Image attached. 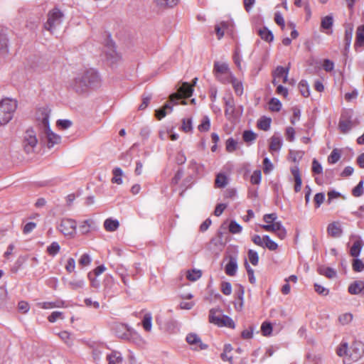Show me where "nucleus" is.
<instances>
[{
    "label": "nucleus",
    "instance_id": "nucleus-7",
    "mask_svg": "<svg viewBox=\"0 0 364 364\" xmlns=\"http://www.w3.org/2000/svg\"><path fill=\"white\" fill-rule=\"evenodd\" d=\"M82 77L90 88L97 87L100 85L101 79L99 73L95 69L90 68L81 73Z\"/></svg>",
    "mask_w": 364,
    "mask_h": 364
},
{
    "label": "nucleus",
    "instance_id": "nucleus-2",
    "mask_svg": "<svg viewBox=\"0 0 364 364\" xmlns=\"http://www.w3.org/2000/svg\"><path fill=\"white\" fill-rule=\"evenodd\" d=\"M363 343H342L336 348V354L339 357H344L343 364H351L358 360L363 355Z\"/></svg>",
    "mask_w": 364,
    "mask_h": 364
},
{
    "label": "nucleus",
    "instance_id": "nucleus-32",
    "mask_svg": "<svg viewBox=\"0 0 364 364\" xmlns=\"http://www.w3.org/2000/svg\"><path fill=\"white\" fill-rule=\"evenodd\" d=\"M353 126V120H339L338 129L343 134H346L350 132Z\"/></svg>",
    "mask_w": 364,
    "mask_h": 364
},
{
    "label": "nucleus",
    "instance_id": "nucleus-14",
    "mask_svg": "<svg viewBox=\"0 0 364 364\" xmlns=\"http://www.w3.org/2000/svg\"><path fill=\"white\" fill-rule=\"evenodd\" d=\"M70 86L73 90L78 94L85 93L89 89L86 81L82 77L81 74L78 75L76 77L74 78Z\"/></svg>",
    "mask_w": 364,
    "mask_h": 364
},
{
    "label": "nucleus",
    "instance_id": "nucleus-11",
    "mask_svg": "<svg viewBox=\"0 0 364 364\" xmlns=\"http://www.w3.org/2000/svg\"><path fill=\"white\" fill-rule=\"evenodd\" d=\"M107 38L105 42V54L107 59L110 60L112 63L116 62L118 58V54L116 51L115 43L111 38V34L109 33L107 35Z\"/></svg>",
    "mask_w": 364,
    "mask_h": 364
},
{
    "label": "nucleus",
    "instance_id": "nucleus-64",
    "mask_svg": "<svg viewBox=\"0 0 364 364\" xmlns=\"http://www.w3.org/2000/svg\"><path fill=\"white\" fill-rule=\"evenodd\" d=\"M353 319V315L350 313H345L338 317V321L342 325L348 324Z\"/></svg>",
    "mask_w": 364,
    "mask_h": 364
},
{
    "label": "nucleus",
    "instance_id": "nucleus-45",
    "mask_svg": "<svg viewBox=\"0 0 364 364\" xmlns=\"http://www.w3.org/2000/svg\"><path fill=\"white\" fill-rule=\"evenodd\" d=\"M282 223L279 222H273L272 223H267L266 225H262L261 228L266 231L276 232L278 229L280 228V225Z\"/></svg>",
    "mask_w": 364,
    "mask_h": 364
},
{
    "label": "nucleus",
    "instance_id": "nucleus-62",
    "mask_svg": "<svg viewBox=\"0 0 364 364\" xmlns=\"http://www.w3.org/2000/svg\"><path fill=\"white\" fill-rule=\"evenodd\" d=\"M237 142L233 138H229L226 141V150L228 152H232L237 149Z\"/></svg>",
    "mask_w": 364,
    "mask_h": 364
},
{
    "label": "nucleus",
    "instance_id": "nucleus-37",
    "mask_svg": "<svg viewBox=\"0 0 364 364\" xmlns=\"http://www.w3.org/2000/svg\"><path fill=\"white\" fill-rule=\"evenodd\" d=\"M333 24V16L331 14L321 19V27L324 30L331 29Z\"/></svg>",
    "mask_w": 364,
    "mask_h": 364
},
{
    "label": "nucleus",
    "instance_id": "nucleus-49",
    "mask_svg": "<svg viewBox=\"0 0 364 364\" xmlns=\"http://www.w3.org/2000/svg\"><path fill=\"white\" fill-rule=\"evenodd\" d=\"M341 156L340 151L337 149H334L328 157V162L332 164H336L339 161Z\"/></svg>",
    "mask_w": 364,
    "mask_h": 364
},
{
    "label": "nucleus",
    "instance_id": "nucleus-4",
    "mask_svg": "<svg viewBox=\"0 0 364 364\" xmlns=\"http://www.w3.org/2000/svg\"><path fill=\"white\" fill-rule=\"evenodd\" d=\"M113 331L116 336L122 340L137 341L141 339L140 335L127 324L118 323L114 325Z\"/></svg>",
    "mask_w": 364,
    "mask_h": 364
},
{
    "label": "nucleus",
    "instance_id": "nucleus-35",
    "mask_svg": "<svg viewBox=\"0 0 364 364\" xmlns=\"http://www.w3.org/2000/svg\"><path fill=\"white\" fill-rule=\"evenodd\" d=\"M27 259L28 255H20L11 267V271L13 273L18 272V271L22 267L23 264L26 262Z\"/></svg>",
    "mask_w": 364,
    "mask_h": 364
},
{
    "label": "nucleus",
    "instance_id": "nucleus-58",
    "mask_svg": "<svg viewBox=\"0 0 364 364\" xmlns=\"http://www.w3.org/2000/svg\"><path fill=\"white\" fill-rule=\"evenodd\" d=\"M202 275L200 270L192 269L188 272L187 279L189 281L195 282L198 280Z\"/></svg>",
    "mask_w": 364,
    "mask_h": 364
},
{
    "label": "nucleus",
    "instance_id": "nucleus-46",
    "mask_svg": "<svg viewBox=\"0 0 364 364\" xmlns=\"http://www.w3.org/2000/svg\"><path fill=\"white\" fill-rule=\"evenodd\" d=\"M40 20L41 18L38 16L30 17L29 19L27 20L26 27L31 30L36 29L40 23Z\"/></svg>",
    "mask_w": 364,
    "mask_h": 364
},
{
    "label": "nucleus",
    "instance_id": "nucleus-31",
    "mask_svg": "<svg viewBox=\"0 0 364 364\" xmlns=\"http://www.w3.org/2000/svg\"><path fill=\"white\" fill-rule=\"evenodd\" d=\"M363 281H355L351 283L348 287V292L350 294L357 295L362 293Z\"/></svg>",
    "mask_w": 364,
    "mask_h": 364
},
{
    "label": "nucleus",
    "instance_id": "nucleus-22",
    "mask_svg": "<svg viewBox=\"0 0 364 364\" xmlns=\"http://www.w3.org/2000/svg\"><path fill=\"white\" fill-rule=\"evenodd\" d=\"M230 80L228 82H230L234 88L235 93L238 96H241L243 93V85L242 83L238 81L236 77L230 73Z\"/></svg>",
    "mask_w": 364,
    "mask_h": 364
},
{
    "label": "nucleus",
    "instance_id": "nucleus-3",
    "mask_svg": "<svg viewBox=\"0 0 364 364\" xmlns=\"http://www.w3.org/2000/svg\"><path fill=\"white\" fill-rule=\"evenodd\" d=\"M16 108V100L6 98L0 102V125H5L10 122Z\"/></svg>",
    "mask_w": 364,
    "mask_h": 364
},
{
    "label": "nucleus",
    "instance_id": "nucleus-51",
    "mask_svg": "<svg viewBox=\"0 0 364 364\" xmlns=\"http://www.w3.org/2000/svg\"><path fill=\"white\" fill-rule=\"evenodd\" d=\"M245 267L246 269V271L247 272V275H248V278H249V282L254 284H255L256 282V279H255V274H254V270L253 269L251 268V267L250 266L248 262L247 259L245 260Z\"/></svg>",
    "mask_w": 364,
    "mask_h": 364
},
{
    "label": "nucleus",
    "instance_id": "nucleus-16",
    "mask_svg": "<svg viewBox=\"0 0 364 364\" xmlns=\"http://www.w3.org/2000/svg\"><path fill=\"white\" fill-rule=\"evenodd\" d=\"M104 294L105 296L112 297L114 294L113 289L114 285V278L111 275H106L102 283Z\"/></svg>",
    "mask_w": 364,
    "mask_h": 364
},
{
    "label": "nucleus",
    "instance_id": "nucleus-30",
    "mask_svg": "<svg viewBox=\"0 0 364 364\" xmlns=\"http://www.w3.org/2000/svg\"><path fill=\"white\" fill-rule=\"evenodd\" d=\"M119 226V223L117 219L107 218L104 222V227L106 230L109 232L115 231Z\"/></svg>",
    "mask_w": 364,
    "mask_h": 364
},
{
    "label": "nucleus",
    "instance_id": "nucleus-47",
    "mask_svg": "<svg viewBox=\"0 0 364 364\" xmlns=\"http://www.w3.org/2000/svg\"><path fill=\"white\" fill-rule=\"evenodd\" d=\"M164 330L169 333H173L177 330V323L173 320H168L164 323Z\"/></svg>",
    "mask_w": 364,
    "mask_h": 364
},
{
    "label": "nucleus",
    "instance_id": "nucleus-36",
    "mask_svg": "<svg viewBox=\"0 0 364 364\" xmlns=\"http://www.w3.org/2000/svg\"><path fill=\"white\" fill-rule=\"evenodd\" d=\"M353 28L352 26L349 27L348 28H346L345 31L344 43L346 51H349V48L353 38Z\"/></svg>",
    "mask_w": 364,
    "mask_h": 364
},
{
    "label": "nucleus",
    "instance_id": "nucleus-29",
    "mask_svg": "<svg viewBox=\"0 0 364 364\" xmlns=\"http://www.w3.org/2000/svg\"><path fill=\"white\" fill-rule=\"evenodd\" d=\"M317 272L319 274L324 275L328 279L334 278L336 276V271L331 267L320 266L318 267Z\"/></svg>",
    "mask_w": 364,
    "mask_h": 364
},
{
    "label": "nucleus",
    "instance_id": "nucleus-27",
    "mask_svg": "<svg viewBox=\"0 0 364 364\" xmlns=\"http://www.w3.org/2000/svg\"><path fill=\"white\" fill-rule=\"evenodd\" d=\"M355 46L364 47V25L357 28Z\"/></svg>",
    "mask_w": 364,
    "mask_h": 364
},
{
    "label": "nucleus",
    "instance_id": "nucleus-9",
    "mask_svg": "<svg viewBox=\"0 0 364 364\" xmlns=\"http://www.w3.org/2000/svg\"><path fill=\"white\" fill-rule=\"evenodd\" d=\"M24 149L26 153L29 154L33 151V149L36 147L38 139L36 138V133L32 127L28 128L24 136Z\"/></svg>",
    "mask_w": 364,
    "mask_h": 364
},
{
    "label": "nucleus",
    "instance_id": "nucleus-10",
    "mask_svg": "<svg viewBox=\"0 0 364 364\" xmlns=\"http://www.w3.org/2000/svg\"><path fill=\"white\" fill-rule=\"evenodd\" d=\"M77 223L70 218L63 219L59 226V230L65 235L72 236L75 234Z\"/></svg>",
    "mask_w": 364,
    "mask_h": 364
},
{
    "label": "nucleus",
    "instance_id": "nucleus-15",
    "mask_svg": "<svg viewBox=\"0 0 364 364\" xmlns=\"http://www.w3.org/2000/svg\"><path fill=\"white\" fill-rule=\"evenodd\" d=\"M8 28L0 26V52L2 55L9 53Z\"/></svg>",
    "mask_w": 364,
    "mask_h": 364
},
{
    "label": "nucleus",
    "instance_id": "nucleus-42",
    "mask_svg": "<svg viewBox=\"0 0 364 364\" xmlns=\"http://www.w3.org/2000/svg\"><path fill=\"white\" fill-rule=\"evenodd\" d=\"M228 183V178L224 173H218L216 176L215 185L217 188H224Z\"/></svg>",
    "mask_w": 364,
    "mask_h": 364
},
{
    "label": "nucleus",
    "instance_id": "nucleus-5",
    "mask_svg": "<svg viewBox=\"0 0 364 364\" xmlns=\"http://www.w3.org/2000/svg\"><path fill=\"white\" fill-rule=\"evenodd\" d=\"M63 16V12L58 9H53L48 14V20L43 25L44 28L53 33L55 27L62 23Z\"/></svg>",
    "mask_w": 364,
    "mask_h": 364
},
{
    "label": "nucleus",
    "instance_id": "nucleus-61",
    "mask_svg": "<svg viewBox=\"0 0 364 364\" xmlns=\"http://www.w3.org/2000/svg\"><path fill=\"white\" fill-rule=\"evenodd\" d=\"M182 130L184 132H192L193 130V126H192V118L188 119H182Z\"/></svg>",
    "mask_w": 364,
    "mask_h": 364
},
{
    "label": "nucleus",
    "instance_id": "nucleus-41",
    "mask_svg": "<svg viewBox=\"0 0 364 364\" xmlns=\"http://www.w3.org/2000/svg\"><path fill=\"white\" fill-rule=\"evenodd\" d=\"M269 109L272 112H279L281 110L282 105L279 100L276 97H272L270 99L269 102Z\"/></svg>",
    "mask_w": 364,
    "mask_h": 364
},
{
    "label": "nucleus",
    "instance_id": "nucleus-40",
    "mask_svg": "<svg viewBox=\"0 0 364 364\" xmlns=\"http://www.w3.org/2000/svg\"><path fill=\"white\" fill-rule=\"evenodd\" d=\"M299 88L301 94L304 97H307L310 95L309 86L306 80H301L299 83Z\"/></svg>",
    "mask_w": 364,
    "mask_h": 364
},
{
    "label": "nucleus",
    "instance_id": "nucleus-55",
    "mask_svg": "<svg viewBox=\"0 0 364 364\" xmlns=\"http://www.w3.org/2000/svg\"><path fill=\"white\" fill-rule=\"evenodd\" d=\"M261 331L263 336H268L272 332V325L270 322L264 321L261 326Z\"/></svg>",
    "mask_w": 364,
    "mask_h": 364
},
{
    "label": "nucleus",
    "instance_id": "nucleus-19",
    "mask_svg": "<svg viewBox=\"0 0 364 364\" xmlns=\"http://www.w3.org/2000/svg\"><path fill=\"white\" fill-rule=\"evenodd\" d=\"M172 102L170 100L164 104L163 107L155 110V117L157 119L161 120L165 117L167 113H171L173 111V106L171 105ZM174 104V102H173Z\"/></svg>",
    "mask_w": 364,
    "mask_h": 364
},
{
    "label": "nucleus",
    "instance_id": "nucleus-54",
    "mask_svg": "<svg viewBox=\"0 0 364 364\" xmlns=\"http://www.w3.org/2000/svg\"><path fill=\"white\" fill-rule=\"evenodd\" d=\"M93 221L90 219L84 220L80 225V230L82 234H87L90 231L91 225Z\"/></svg>",
    "mask_w": 364,
    "mask_h": 364
},
{
    "label": "nucleus",
    "instance_id": "nucleus-23",
    "mask_svg": "<svg viewBox=\"0 0 364 364\" xmlns=\"http://www.w3.org/2000/svg\"><path fill=\"white\" fill-rule=\"evenodd\" d=\"M271 123L272 119L270 117L262 116L258 119L257 126L261 130L268 131L270 129Z\"/></svg>",
    "mask_w": 364,
    "mask_h": 364
},
{
    "label": "nucleus",
    "instance_id": "nucleus-59",
    "mask_svg": "<svg viewBox=\"0 0 364 364\" xmlns=\"http://www.w3.org/2000/svg\"><path fill=\"white\" fill-rule=\"evenodd\" d=\"M60 247L57 242H53L50 245L47 247V252L50 255L55 256L60 251Z\"/></svg>",
    "mask_w": 364,
    "mask_h": 364
},
{
    "label": "nucleus",
    "instance_id": "nucleus-43",
    "mask_svg": "<svg viewBox=\"0 0 364 364\" xmlns=\"http://www.w3.org/2000/svg\"><path fill=\"white\" fill-rule=\"evenodd\" d=\"M364 180L361 179L352 190V195L355 197H360L364 193Z\"/></svg>",
    "mask_w": 364,
    "mask_h": 364
},
{
    "label": "nucleus",
    "instance_id": "nucleus-33",
    "mask_svg": "<svg viewBox=\"0 0 364 364\" xmlns=\"http://www.w3.org/2000/svg\"><path fill=\"white\" fill-rule=\"evenodd\" d=\"M257 134L252 130H245L242 132V139L247 144H252L257 139Z\"/></svg>",
    "mask_w": 364,
    "mask_h": 364
},
{
    "label": "nucleus",
    "instance_id": "nucleus-21",
    "mask_svg": "<svg viewBox=\"0 0 364 364\" xmlns=\"http://www.w3.org/2000/svg\"><path fill=\"white\" fill-rule=\"evenodd\" d=\"M225 105V115L226 117H230L233 116L235 112V102L232 97L228 98H223Z\"/></svg>",
    "mask_w": 364,
    "mask_h": 364
},
{
    "label": "nucleus",
    "instance_id": "nucleus-18",
    "mask_svg": "<svg viewBox=\"0 0 364 364\" xmlns=\"http://www.w3.org/2000/svg\"><path fill=\"white\" fill-rule=\"evenodd\" d=\"M238 268L237 256L230 255L229 262L225 265V272L229 276L235 275Z\"/></svg>",
    "mask_w": 364,
    "mask_h": 364
},
{
    "label": "nucleus",
    "instance_id": "nucleus-8",
    "mask_svg": "<svg viewBox=\"0 0 364 364\" xmlns=\"http://www.w3.org/2000/svg\"><path fill=\"white\" fill-rule=\"evenodd\" d=\"M209 321L220 327L226 326L230 328H234L235 326L234 321L227 315H223L222 317L216 316L214 315V310L210 311Z\"/></svg>",
    "mask_w": 364,
    "mask_h": 364
},
{
    "label": "nucleus",
    "instance_id": "nucleus-48",
    "mask_svg": "<svg viewBox=\"0 0 364 364\" xmlns=\"http://www.w3.org/2000/svg\"><path fill=\"white\" fill-rule=\"evenodd\" d=\"M229 232L232 234L240 233L242 230V227L235 220H231L228 227Z\"/></svg>",
    "mask_w": 364,
    "mask_h": 364
},
{
    "label": "nucleus",
    "instance_id": "nucleus-53",
    "mask_svg": "<svg viewBox=\"0 0 364 364\" xmlns=\"http://www.w3.org/2000/svg\"><path fill=\"white\" fill-rule=\"evenodd\" d=\"M159 6L173 7L176 6L178 0H154Z\"/></svg>",
    "mask_w": 364,
    "mask_h": 364
},
{
    "label": "nucleus",
    "instance_id": "nucleus-13",
    "mask_svg": "<svg viewBox=\"0 0 364 364\" xmlns=\"http://www.w3.org/2000/svg\"><path fill=\"white\" fill-rule=\"evenodd\" d=\"M70 86L73 90L78 94L85 93L89 89L86 81L82 77L81 74L78 75L76 77L74 78Z\"/></svg>",
    "mask_w": 364,
    "mask_h": 364
},
{
    "label": "nucleus",
    "instance_id": "nucleus-25",
    "mask_svg": "<svg viewBox=\"0 0 364 364\" xmlns=\"http://www.w3.org/2000/svg\"><path fill=\"white\" fill-rule=\"evenodd\" d=\"M363 245L364 242L361 239L355 240L350 248V255L354 257H358L361 252Z\"/></svg>",
    "mask_w": 364,
    "mask_h": 364
},
{
    "label": "nucleus",
    "instance_id": "nucleus-34",
    "mask_svg": "<svg viewBox=\"0 0 364 364\" xmlns=\"http://www.w3.org/2000/svg\"><path fill=\"white\" fill-rule=\"evenodd\" d=\"M108 364H117L122 361V357L119 352L112 351L111 353L107 355Z\"/></svg>",
    "mask_w": 364,
    "mask_h": 364
},
{
    "label": "nucleus",
    "instance_id": "nucleus-50",
    "mask_svg": "<svg viewBox=\"0 0 364 364\" xmlns=\"http://www.w3.org/2000/svg\"><path fill=\"white\" fill-rule=\"evenodd\" d=\"M151 98H152L151 94H148V95L143 94L141 95L142 102L139 105L138 109L139 110H144L148 107Z\"/></svg>",
    "mask_w": 364,
    "mask_h": 364
},
{
    "label": "nucleus",
    "instance_id": "nucleus-63",
    "mask_svg": "<svg viewBox=\"0 0 364 364\" xmlns=\"http://www.w3.org/2000/svg\"><path fill=\"white\" fill-rule=\"evenodd\" d=\"M68 286L73 290H77L78 289H82L85 286V282L81 280H73L68 283Z\"/></svg>",
    "mask_w": 364,
    "mask_h": 364
},
{
    "label": "nucleus",
    "instance_id": "nucleus-24",
    "mask_svg": "<svg viewBox=\"0 0 364 364\" xmlns=\"http://www.w3.org/2000/svg\"><path fill=\"white\" fill-rule=\"evenodd\" d=\"M258 35L262 40L268 43H271L274 40L273 33L270 30H269L268 28L266 26L259 29Z\"/></svg>",
    "mask_w": 364,
    "mask_h": 364
},
{
    "label": "nucleus",
    "instance_id": "nucleus-6",
    "mask_svg": "<svg viewBox=\"0 0 364 364\" xmlns=\"http://www.w3.org/2000/svg\"><path fill=\"white\" fill-rule=\"evenodd\" d=\"M178 94L173 93L170 95V102L178 105V100L181 98H188L192 96L193 92V85L188 82H183L178 90Z\"/></svg>",
    "mask_w": 364,
    "mask_h": 364
},
{
    "label": "nucleus",
    "instance_id": "nucleus-20",
    "mask_svg": "<svg viewBox=\"0 0 364 364\" xmlns=\"http://www.w3.org/2000/svg\"><path fill=\"white\" fill-rule=\"evenodd\" d=\"M237 286L238 289L235 291V294L240 301L239 303H235V308L237 311H240L244 304L245 287L242 284H237Z\"/></svg>",
    "mask_w": 364,
    "mask_h": 364
},
{
    "label": "nucleus",
    "instance_id": "nucleus-57",
    "mask_svg": "<svg viewBox=\"0 0 364 364\" xmlns=\"http://www.w3.org/2000/svg\"><path fill=\"white\" fill-rule=\"evenodd\" d=\"M352 267L353 271L360 272L364 269V263L359 258H355L353 260Z\"/></svg>",
    "mask_w": 364,
    "mask_h": 364
},
{
    "label": "nucleus",
    "instance_id": "nucleus-60",
    "mask_svg": "<svg viewBox=\"0 0 364 364\" xmlns=\"http://www.w3.org/2000/svg\"><path fill=\"white\" fill-rule=\"evenodd\" d=\"M311 170L314 174H321L323 173V167L316 159L312 161Z\"/></svg>",
    "mask_w": 364,
    "mask_h": 364
},
{
    "label": "nucleus",
    "instance_id": "nucleus-12",
    "mask_svg": "<svg viewBox=\"0 0 364 364\" xmlns=\"http://www.w3.org/2000/svg\"><path fill=\"white\" fill-rule=\"evenodd\" d=\"M213 73L218 80L222 83H228L229 80L220 75L230 73L228 65L225 63H220L218 61L214 63Z\"/></svg>",
    "mask_w": 364,
    "mask_h": 364
},
{
    "label": "nucleus",
    "instance_id": "nucleus-56",
    "mask_svg": "<svg viewBox=\"0 0 364 364\" xmlns=\"http://www.w3.org/2000/svg\"><path fill=\"white\" fill-rule=\"evenodd\" d=\"M289 65L286 68L279 65L277 67L276 70L274 72L273 76L274 77H281L286 73H289Z\"/></svg>",
    "mask_w": 364,
    "mask_h": 364
},
{
    "label": "nucleus",
    "instance_id": "nucleus-1",
    "mask_svg": "<svg viewBox=\"0 0 364 364\" xmlns=\"http://www.w3.org/2000/svg\"><path fill=\"white\" fill-rule=\"evenodd\" d=\"M42 119L38 124L39 137L41 141H46L48 148L50 149L60 142V136L52 132L49 122V112L47 109H41Z\"/></svg>",
    "mask_w": 364,
    "mask_h": 364
},
{
    "label": "nucleus",
    "instance_id": "nucleus-39",
    "mask_svg": "<svg viewBox=\"0 0 364 364\" xmlns=\"http://www.w3.org/2000/svg\"><path fill=\"white\" fill-rule=\"evenodd\" d=\"M112 173L114 177L112 178V182L113 183L122 184V176L123 175V171L121 168L116 167L112 170Z\"/></svg>",
    "mask_w": 364,
    "mask_h": 364
},
{
    "label": "nucleus",
    "instance_id": "nucleus-26",
    "mask_svg": "<svg viewBox=\"0 0 364 364\" xmlns=\"http://www.w3.org/2000/svg\"><path fill=\"white\" fill-rule=\"evenodd\" d=\"M270 140L269 146V151H274L280 150L282 146V140L281 137L274 134L271 137Z\"/></svg>",
    "mask_w": 364,
    "mask_h": 364
},
{
    "label": "nucleus",
    "instance_id": "nucleus-28",
    "mask_svg": "<svg viewBox=\"0 0 364 364\" xmlns=\"http://www.w3.org/2000/svg\"><path fill=\"white\" fill-rule=\"evenodd\" d=\"M141 325L146 331H151L152 327V314L151 312H146L144 314Z\"/></svg>",
    "mask_w": 364,
    "mask_h": 364
},
{
    "label": "nucleus",
    "instance_id": "nucleus-38",
    "mask_svg": "<svg viewBox=\"0 0 364 364\" xmlns=\"http://www.w3.org/2000/svg\"><path fill=\"white\" fill-rule=\"evenodd\" d=\"M264 247H267L271 251L276 250L278 248V245L267 235L263 236Z\"/></svg>",
    "mask_w": 364,
    "mask_h": 364
},
{
    "label": "nucleus",
    "instance_id": "nucleus-44",
    "mask_svg": "<svg viewBox=\"0 0 364 364\" xmlns=\"http://www.w3.org/2000/svg\"><path fill=\"white\" fill-rule=\"evenodd\" d=\"M210 128V120L208 116H204L198 129L200 132H208Z\"/></svg>",
    "mask_w": 364,
    "mask_h": 364
},
{
    "label": "nucleus",
    "instance_id": "nucleus-52",
    "mask_svg": "<svg viewBox=\"0 0 364 364\" xmlns=\"http://www.w3.org/2000/svg\"><path fill=\"white\" fill-rule=\"evenodd\" d=\"M247 255H248V259L252 265L256 266L258 264L259 255H258V253L255 250H249L248 252H247Z\"/></svg>",
    "mask_w": 364,
    "mask_h": 364
},
{
    "label": "nucleus",
    "instance_id": "nucleus-17",
    "mask_svg": "<svg viewBox=\"0 0 364 364\" xmlns=\"http://www.w3.org/2000/svg\"><path fill=\"white\" fill-rule=\"evenodd\" d=\"M327 232L332 237H340L343 234V229L339 222H333L328 224Z\"/></svg>",
    "mask_w": 364,
    "mask_h": 364
}]
</instances>
